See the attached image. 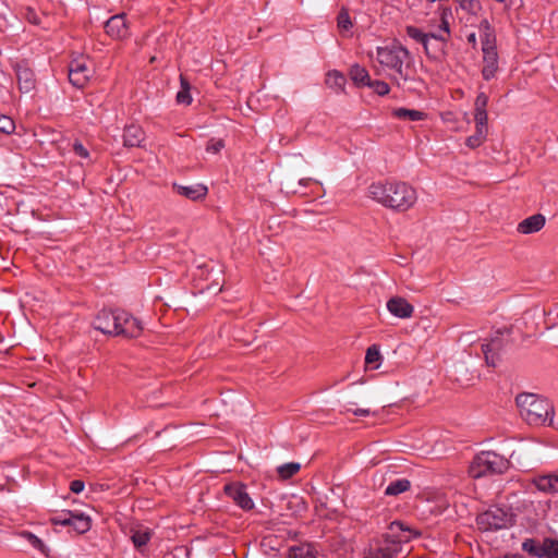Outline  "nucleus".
<instances>
[{"instance_id":"18","label":"nucleus","mask_w":558,"mask_h":558,"mask_svg":"<svg viewBox=\"0 0 558 558\" xmlns=\"http://www.w3.org/2000/svg\"><path fill=\"white\" fill-rule=\"evenodd\" d=\"M536 488L541 492L553 494L558 492V475L548 474L534 478Z\"/></svg>"},{"instance_id":"13","label":"nucleus","mask_w":558,"mask_h":558,"mask_svg":"<svg viewBox=\"0 0 558 558\" xmlns=\"http://www.w3.org/2000/svg\"><path fill=\"white\" fill-rule=\"evenodd\" d=\"M119 325L120 326L118 328V336H123L126 338H136L143 331L142 323L126 312H124V318L121 319V323H119Z\"/></svg>"},{"instance_id":"15","label":"nucleus","mask_w":558,"mask_h":558,"mask_svg":"<svg viewBox=\"0 0 558 558\" xmlns=\"http://www.w3.org/2000/svg\"><path fill=\"white\" fill-rule=\"evenodd\" d=\"M173 189L179 195H182L191 201L203 199L208 193L207 186L201 183L192 185L173 184Z\"/></svg>"},{"instance_id":"40","label":"nucleus","mask_w":558,"mask_h":558,"mask_svg":"<svg viewBox=\"0 0 558 558\" xmlns=\"http://www.w3.org/2000/svg\"><path fill=\"white\" fill-rule=\"evenodd\" d=\"M225 147L222 140H210L206 145V150L211 154L219 153Z\"/></svg>"},{"instance_id":"47","label":"nucleus","mask_w":558,"mask_h":558,"mask_svg":"<svg viewBox=\"0 0 558 558\" xmlns=\"http://www.w3.org/2000/svg\"><path fill=\"white\" fill-rule=\"evenodd\" d=\"M440 29L444 33L441 35L446 36V38H447L449 36V23L446 21L445 16H442V19H441Z\"/></svg>"},{"instance_id":"19","label":"nucleus","mask_w":558,"mask_h":558,"mask_svg":"<svg viewBox=\"0 0 558 558\" xmlns=\"http://www.w3.org/2000/svg\"><path fill=\"white\" fill-rule=\"evenodd\" d=\"M501 349V340L499 338H494L489 342L484 343L482 345V351L485 357L487 365L496 366L497 363V352Z\"/></svg>"},{"instance_id":"21","label":"nucleus","mask_w":558,"mask_h":558,"mask_svg":"<svg viewBox=\"0 0 558 558\" xmlns=\"http://www.w3.org/2000/svg\"><path fill=\"white\" fill-rule=\"evenodd\" d=\"M325 83L333 92L340 93L344 90L347 76L344 72H327Z\"/></svg>"},{"instance_id":"24","label":"nucleus","mask_w":558,"mask_h":558,"mask_svg":"<svg viewBox=\"0 0 558 558\" xmlns=\"http://www.w3.org/2000/svg\"><path fill=\"white\" fill-rule=\"evenodd\" d=\"M180 85L181 88L177 93V102L180 105H190L192 102V96H191V83L184 75H180Z\"/></svg>"},{"instance_id":"34","label":"nucleus","mask_w":558,"mask_h":558,"mask_svg":"<svg viewBox=\"0 0 558 558\" xmlns=\"http://www.w3.org/2000/svg\"><path fill=\"white\" fill-rule=\"evenodd\" d=\"M290 558H316L313 550L307 546L293 547L290 549Z\"/></svg>"},{"instance_id":"38","label":"nucleus","mask_w":558,"mask_h":558,"mask_svg":"<svg viewBox=\"0 0 558 558\" xmlns=\"http://www.w3.org/2000/svg\"><path fill=\"white\" fill-rule=\"evenodd\" d=\"M338 27L341 31H349L352 27V23H351L349 13L344 10H342L338 14Z\"/></svg>"},{"instance_id":"4","label":"nucleus","mask_w":558,"mask_h":558,"mask_svg":"<svg viewBox=\"0 0 558 558\" xmlns=\"http://www.w3.org/2000/svg\"><path fill=\"white\" fill-rule=\"evenodd\" d=\"M509 468V461L494 451H483L476 454L469 468V474L474 478L501 474Z\"/></svg>"},{"instance_id":"58","label":"nucleus","mask_w":558,"mask_h":558,"mask_svg":"<svg viewBox=\"0 0 558 558\" xmlns=\"http://www.w3.org/2000/svg\"><path fill=\"white\" fill-rule=\"evenodd\" d=\"M351 70L357 71V70H362V69L360 68V65H359V64H354V65L351 68Z\"/></svg>"},{"instance_id":"10","label":"nucleus","mask_w":558,"mask_h":558,"mask_svg":"<svg viewBox=\"0 0 558 558\" xmlns=\"http://www.w3.org/2000/svg\"><path fill=\"white\" fill-rule=\"evenodd\" d=\"M351 80L353 85L357 87L367 86L380 96L386 95L389 92L387 83L379 80H372L368 72H353Z\"/></svg>"},{"instance_id":"35","label":"nucleus","mask_w":558,"mask_h":558,"mask_svg":"<svg viewBox=\"0 0 558 558\" xmlns=\"http://www.w3.org/2000/svg\"><path fill=\"white\" fill-rule=\"evenodd\" d=\"M71 518H73V511H62L61 513L53 515L50 519V522L53 525L69 526Z\"/></svg>"},{"instance_id":"43","label":"nucleus","mask_w":558,"mask_h":558,"mask_svg":"<svg viewBox=\"0 0 558 558\" xmlns=\"http://www.w3.org/2000/svg\"><path fill=\"white\" fill-rule=\"evenodd\" d=\"M73 150L75 155H77L81 158L87 159L89 157L88 150L83 146V144L75 142L73 144Z\"/></svg>"},{"instance_id":"33","label":"nucleus","mask_w":558,"mask_h":558,"mask_svg":"<svg viewBox=\"0 0 558 558\" xmlns=\"http://www.w3.org/2000/svg\"><path fill=\"white\" fill-rule=\"evenodd\" d=\"M486 134H487L486 131L476 129L475 134H473L466 138L465 145L471 149H474V148L481 146L486 138Z\"/></svg>"},{"instance_id":"2","label":"nucleus","mask_w":558,"mask_h":558,"mask_svg":"<svg viewBox=\"0 0 558 558\" xmlns=\"http://www.w3.org/2000/svg\"><path fill=\"white\" fill-rule=\"evenodd\" d=\"M415 533L402 522H392L383 539L369 548L365 558H402Z\"/></svg>"},{"instance_id":"57","label":"nucleus","mask_w":558,"mask_h":558,"mask_svg":"<svg viewBox=\"0 0 558 558\" xmlns=\"http://www.w3.org/2000/svg\"><path fill=\"white\" fill-rule=\"evenodd\" d=\"M505 558H524V557L521 555H511V556H506Z\"/></svg>"},{"instance_id":"31","label":"nucleus","mask_w":558,"mask_h":558,"mask_svg":"<svg viewBox=\"0 0 558 558\" xmlns=\"http://www.w3.org/2000/svg\"><path fill=\"white\" fill-rule=\"evenodd\" d=\"M34 72H20L17 76L20 89L24 93L32 90L35 86Z\"/></svg>"},{"instance_id":"46","label":"nucleus","mask_w":558,"mask_h":558,"mask_svg":"<svg viewBox=\"0 0 558 558\" xmlns=\"http://www.w3.org/2000/svg\"><path fill=\"white\" fill-rule=\"evenodd\" d=\"M84 483L82 481L75 480L71 482L70 489L75 494H80L84 489Z\"/></svg>"},{"instance_id":"12","label":"nucleus","mask_w":558,"mask_h":558,"mask_svg":"<svg viewBox=\"0 0 558 558\" xmlns=\"http://www.w3.org/2000/svg\"><path fill=\"white\" fill-rule=\"evenodd\" d=\"M106 33L114 39H123L129 35L124 14L111 16L105 24Z\"/></svg>"},{"instance_id":"54","label":"nucleus","mask_w":558,"mask_h":558,"mask_svg":"<svg viewBox=\"0 0 558 558\" xmlns=\"http://www.w3.org/2000/svg\"><path fill=\"white\" fill-rule=\"evenodd\" d=\"M450 117H451V113L450 112H447V113H444L442 114V119L444 121L448 122L450 120Z\"/></svg>"},{"instance_id":"37","label":"nucleus","mask_w":558,"mask_h":558,"mask_svg":"<svg viewBox=\"0 0 558 558\" xmlns=\"http://www.w3.org/2000/svg\"><path fill=\"white\" fill-rule=\"evenodd\" d=\"M15 125L11 118L0 114V131L10 134L14 131Z\"/></svg>"},{"instance_id":"50","label":"nucleus","mask_w":558,"mask_h":558,"mask_svg":"<svg viewBox=\"0 0 558 558\" xmlns=\"http://www.w3.org/2000/svg\"><path fill=\"white\" fill-rule=\"evenodd\" d=\"M468 41L472 45V46H475L476 45V35L475 33H471L468 35Z\"/></svg>"},{"instance_id":"42","label":"nucleus","mask_w":558,"mask_h":558,"mask_svg":"<svg viewBox=\"0 0 558 558\" xmlns=\"http://www.w3.org/2000/svg\"><path fill=\"white\" fill-rule=\"evenodd\" d=\"M488 97L484 93H480L475 99V110H486Z\"/></svg>"},{"instance_id":"27","label":"nucleus","mask_w":558,"mask_h":558,"mask_svg":"<svg viewBox=\"0 0 558 558\" xmlns=\"http://www.w3.org/2000/svg\"><path fill=\"white\" fill-rule=\"evenodd\" d=\"M392 114L397 119L409 120V121H420V120H423L425 117V113L420 110L407 109V108L393 109Z\"/></svg>"},{"instance_id":"41","label":"nucleus","mask_w":558,"mask_h":558,"mask_svg":"<svg viewBox=\"0 0 558 558\" xmlns=\"http://www.w3.org/2000/svg\"><path fill=\"white\" fill-rule=\"evenodd\" d=\"M461 8L470 13H475L478 8L477 0H458Z\"/></svg>"},{"instance_id":"39","label":"nucleus","mask_w":558,"mask_h":558,"mask_svg":"<svg viewBox=\"0 0 558 558\" xmlns=\"http://www.w3.org/2000/svg\"><path fill=\"white\" fill-rule=\"evenodd\" d=\"M24 17L34 25H41L43 21L38 13L33 8H26Z\"/></svg>"},{"instance_id":"49","label":"nucleus","mask_w":558,"mask_h":558,"mask_svg":"<svg viewBox=\"0 0 558 558\" xmlns=\"http://www.w3.org/2000/svg\"><path fill=\"white\" fill-rule=\"evenodd\" d=\"M547 315H555L556 318L558 319V302L554 305L553 308H549L548 312H546Z\"/></svg>"},{"instance_id":"14","label":"nucleus","mask_w":558,"mask_h":558,"mask_svg":"<svg viewBox=\"0 0 558 558\" xmlns=\"http://www.w3.org/2000/svg\"><path fill=\"white\" fill-rule=\"evenodd\" d=\"M407 34L413 40L422 44L427 54H429V45L432 41H434L437 46H440L441 40L444 39L442 35L425 34L415 26H408Z\"/></svg>"},{"instance_id":"26","label":"nucleus","mask_w":558,"mask_h":558,"mask_svg":"<svg viewBox=\"0 0 558 558\" xmlns=\"http://www.w3.org/2000/svg\"><path fill=\"white\" fill-rule=\"evenodd\" d=\"M411 487V482L407 478H399L396 481H392L388 484V486L385 489V495L387 496H398L407 490H409Z\"/></svg>"},{"instance_id":"52","label":"nucleus","mask_w":558,"mask_h":558,"mask_svg":"<svg viewBox=\"0 0 558 558\" xmlns=\"http://www.w3.org/2000/svg\"><path fill=\"white\" fill-rule=\"evenodd\" d=\"M548 558H558V546L553 549V553L548 555Z\"/></svg>"},{"instance_id":"6","label":"nucleus","mask_w":558,"mask_h":558,"mask_svg":"<svg viewBox=\"0 0 558 558\" xmlns=\"http://www.w3.org/2000/svg\"><path fill=\"white\" fill-rule=\"evenodd\" d=\"M476 522L484 531L505 529L511 524L512 514L502 508L490 507L477 515Z\"/></svg>"},{"instance_id":"16","label":"nucleus","mask_w":558,"mask_h":558,"mask_svg":"<svg viewBox=\"0 0 558 558\" xmlns=\"http://www.w3.org/2000/svg\"><path fill=\"white\" fill-rule=\"evenodd\" d=\"M545 221L546 220L543 215L536 214L522 220L518 225L517 230L521 234H532L543 229Z\"/></svg>"},{"instance_id":"55","label":"nucleus","mask_w":558,"mask_h":558,"mask_svg":"<svg viewBox=\"0 0 558 558\" xmlns=\"http://www.w3.org/2000/svg\"><path fill=\"white\" fill-rule=\"evenodd\" d=\"M286 187H287L288 190H290L291 192H293V193H296V192H298V190L292 189V187H291V185H290L288 182L286 183Z\"/></svg>"},{"instance_id":"45","label":"nucleus","mask_w":558,"mask_h":558,"mask_svg":"<svg viewBox=\"0 0 558 558\" xmlns=\"http://www.w3.org/2000/svg\"><path fill=\"white\" fill-rule=\"evenodd\" d=\"M347 412L352 413L353 415H356V416H368L371 414L369 409H359V408H356V409L348 408Z\"/></svg>"},{"instance_id":"36","label":"nucleus","mask_w":558,"mask_h":558,"mask_svg":"<svg viewBox=\"0 0 558 558\" xmlns=\"http://www.w3.org/2000/svg\"><path fill=\"white\" fill-rule=\"evenodd\" d=\"M475 129H480L487 132V110H475L474 112Z\"/></svg>"},{"instance_id":"30","label":"nucleus","mask_w":558,"mask_h":558,"mask_svg":"<svg viewBox=\"0 0 558 558\" xmlns=\"http://www.w3.org/2000/svg\"><path fill=\"white\" fill-rule=\"evenodd\" d=\"M69 78V82L75 88H84L89 82L90 76L86 75V72H64Z\"/></svg>"},{"instance_id":"1","label":"nucleus","mask_w":558,"mask_h":558,"mask_svg":"<svg viewBox=\"0 0 558 558\" xmlns=\"http://www.w3.org/2000/svg\"><path fill=\"white\" fill-rule=\"evenodd\" d=\"M368 196L385 207L407 210L417 199L415 190L404 182H377L368 187Z\"/></svg>"},{"instance_id":"3","label":"nucleus","mask_w":558,"mask_h":558,"mask_svg":"<svg viewBox=\"0 0 558 558\" xmlns=\"http://www.w3.org/2000/svg\"><path fill=\"white\" fill-rule=\"evenodd\" d=\"M521 417L529 425L551 424L554 418V407L548 399L535 393H520L515 398Z\"/></svg>"},{"instance_id":"56","label":"nucleus","mask_w":558,"mask_h":558,"mask_svg":"<svg viewBox=\"0 0 558 558\" xmlns=\"http://www.w3.org/2000/svg\"><path fill=\"white\" fill-rule=\"evenodd\" d=\"M75 70H80V71L86 70V65L78 64Z\"/></svg>"},{"instance_id":"7","label":"nucleus","mask_w":558,"mask_h":558,"mask_svg":"<svg viewBox=\"0 0 558 558\" xmlns=\"http://www.w3.org/2000/svg\"><path fill=\"white\" fill-rule=\"evenodd\" d=\"M124 318L123 311H100L93 322V326L96 330L109 335L118 336L119 323Z\"/></svg>"},{"instance_id":"29","label":"nucleus","mask_w":558,"mask_h":558,"mask_svg":"<svg viewBox=\"0 0 558 558\" xmlns=\"http://www.w3.org/2000/svg\"><path fill=\"white\" fill-rule=\"evenodd\" d=\"M301 469L300 463L298 462H289L281 464L277 468V473L280 478L282 480H289L293 475H295Z\"/></svg>"},{"instance_id":"11","label":"nucleus","mask_w":558,"mask_h":558,"mask_svg":"<svg viewBox=\"0 0 558 558\" xmlns=\"http://www.w3.org/2000/svg\"><path fill=\"white\" fill-rule=\"evenodd\" d=\"M388 312L398 318L408 319L413 316L414 306L402 296H392L387 301Z\"/></svg>"},{"instance_id":"28","label":"nucleus","mask_w":558,"mask_h":558,"mask_svg":"<svg viewBox=\"0 0 558 558\" xmlns=\"http://www.w3.org/2000/svg\"><path fill=\"white\" fill-rule=\"evenodd\" d=\"M381 354L376 345H372L367 349L365 354V364L371 369H377L380 366Z\"/></svg>"},{"instance_id":"5","label":"nucleus","mask_w":558,"mask_h":558,"mask_svg":"<svg viewBox=\"0 0 558 558\" xmlns=\"http://www.w3.org/2000/svg\"><path fill=\"white\" fill-rule=\"evenodd\" d=\"M377 60L383 66L391 70H402L403 66L409 69L412 63L409 51L397 44L378 48Z\"/></svg>"},{"instance_id":"17","label":"nucleus","mask_w":558,"mask_h":558,"mask_svg":"<svg viewBox=\"0 0 558 558\" xmlns=\"http://www.w3.org/2000/svg\"><path fill=\"white\" fill-rule=\"evenodd\" d=\"M483 59L486 63L484 70H494L497 63V51L490 39V34H486V40H482Z\"/></svg>"},{"instance_id":"51","label":"nucleus","mask_w":558,"mask_h":558,"mask_svg":"<svg viewBox=\"0 0 558 558\" xmlns=\"http://www.w3.org/2000/svg\"><path fill=\"white\" fill-rule=\"evenodd\" d=\"M311 181H312V179H310V178L300 179L299 180V185L306 186Z\"/></svg>"},{"instance_id":"53","label":"nucleus","mask_w":558,"mask_h":558,"mask_svg":"<svg viewBox=\"0 0 558 558\" xmlns=\"http://www.w3.org/2000/svg\"><path fill=\"white\" fill-rule=\"evenodd\" d=\"M484 73V78L486 81H489L494 77V72H483Z\"/></svg>"},{"instance_id":"23","label":"nucleus","mask_w":558,"mask_h":558,"mask_svg":"<svg viewBox=\"0 0 558 558\" xmlns=\"http://www.w3.org/2000/svg\"><path fill=\"white\" fill-rule=\"evenodd\" d=\"M151 538V531L145 526H138L132 530L131 539L134 546L140 549L145 546Z\"/></svg>"},{"instance_id":"25","label":"nucleus","mask_w":558,"mask_h":558,"mask_svg":"<svg viewBox=\"0 0 558 558\" xmlns=\"http://www.w3.org/2000/svg\"><path fill=\"white\" fill-rule=\"evenodd\" d=\"M69 526L75 532L83 534L90 529V519L83 513L73 512V518H71Z\"/></svg>"},{"instance_id":"48","label":"nucleus","mask_w":558,"mask_h":558,"mask_svg":"<svg viewBox=\"0 0 558 558\" xmlns=\"http://www.w3.org/2000/svg\"><path fill=\"white\" fill-rule=\"evenodd\" d=\"M445 41H446V36H444V39L441 40V45L440 46H437L434 41H432V44L429 45V50L433 49L435 52L441 50L442 47H444Z\"/></svg>"},{"instance_id":"9","label":"nucleus","mask_w":558,"mask_h":558,"mask_svg":"<svg viewBox=\"0 0 558 558\" xmlns=\"http://www.w3.org/2000/svg\"><path fill=\"white\" fill-rule=\"evenodd\" d=\"M225 494L241 509L247 511L254 508V501L246 492V487L240 483L227 484Z\"/></svg>"},{"instance_id":"22","label":"nucleus","mask_w":558,"mask_h":558,"mask_svg":"<svg viewBox=\"0 0 558 558\" xmlns=\"http://www.w3.org/2000/svg\"><path fill=\"white\" fill-rule=\"evenodd\" d=\"M522 549L526 553H529L530 555L534 556V557H538V558H542V557H545L553 553V550H548V548L534 541V539H525L523 543H522Z\"/></svg>"},{"instance_id":"20","label":"nucleus","mask_w":558,"mask_h":558,"mask_svg":"<svg viewBox=\"0 0 558 558\" xmlns=\"http://www.w3.org/2000/svg\"><path fill=\"white\" fill-rule=\"evenodd\" d=\"M144 140V131L137 125H129L124 130L123 143L128 147L140 146Z\"/></svg>"},{"instance_id":"44","label":"nucleus","mask_w":558,"mask_h":558,"mask_svg":"<svg viewBox=\"0 0 558 558\" xmlns=\"http://www.w3.org/2000/svg\"><path fill=\"white\" fill-rule=\"evenodd\" d=\"M480 29L483 32L482 40H486V34H490V39L493 40V33L490 28V24L487 20H483L480 24Z\"/></svg>"},{"instance_id":"8","label":"nucleus","mask_w":558,"mask_h":558,"mask_svg":"<svg viewBox=\"0 0 558 558\" xmlns=\"http://www.w3.org/2000/svg\"><path fill=\"white\" fill-rule=\"evenodd\" d=\"M448 507L449 500L444 494L433 493L421 502L418 510L424 517H437Z\"/></svg>"},{"instance_id":"32","label":"nucleus","mask_w":558,"mask_h":558,"mask_svg":"<svg viewBox=\"0 0 558 558\" xmlns=\"http://www.w3.org/2000/svg\"><path fill=\"white\" fill-rule=\"evenodd\" d=\"M20 537L24 538L26 542H28L35 549L39 550L40 553L46 554V546L44 542L37 537L35 534L28 531H22L19 533Z\"/></svg>"}]
</instances>
